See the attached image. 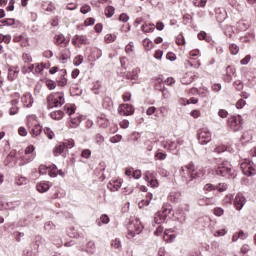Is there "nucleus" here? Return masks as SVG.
Segmentation results:
<instances>
[{"mask_svg":"<svg viewBox=\"0 0 256 256\" xmlns=\"http://www.w3.org/2000/svg\"><path fill=\"white\" fill-rule=\"evenodd\" d=\"M205 169L203 167L195 166V163L190 162L180 168V177L182 183L188 187H193L198 179L205 177Z\"/></svg>","mask_w":256,"mask_h":256,"instance_id":"nucleus-1","label":"nucleus"},{"mask_svg":"<svg viewBox=\"0 0 256 256\" xmlns=\"http://www.w3.org/2000/svg\"><path fill=\"white\" fill-rule=\"evenodd\" d=\"M47 103V109H53V107H62V105H65V93L52 92L47 96Z\"/></svg>","mask_w":256,"mask_h":256,"instance_id":"nucleus-2","label":"nucleus"},{"mask_svg":"<svg viewBox=\"0 0 256 256\" xmlns=\"http://www.w3.org/2000/svg\"><path fill=\"white\" fill-rule=\"evenodd\" d=\"M225 203L233 205L236 211H241L245 207V203H247V198L241 193H238L235 197L233 195H226Z\"/></svg>","mask_w":256,"mask_h":256,"instance_id":"nucleus-3","label":"nucleus"},{"mask_svg":"<svg viewBox=\"0 0 256 256\" xmlns=\"http://www.w3.org/2000/svg\"><path fill=\"white\" fill-rule=\"evenodd\" d=\"M172 206L169 203H166L162 206V211H159L155 214L152 225H161L167 220V215H171Z\"/></svg>","mask_w":256,"mask_h":256,"instance_id":"nucleus-4","label":"nucleus"},{"mask_svg":"<svg viewBox=\"0 0 256 256\" xmlns=\"http://www.w3.org/2000/svg\"><path fill=\"white\" fill-rule=\"evenodd\" d=\"M154 235L159 237V235H163V240L166 241V243H173L175 241L177 234H175V230L173 229H166L163 232V227L158 226L156 230L154 231Z\"/></svg>","mask_w":256,"mask_h":256,"instance_id":"nucleus-5","label":"nucleus"},{"mask_svg":"<svg viewBox=\"0 0 256 256\" xmlns=\"http://www.w3.org/2000/svg\"><path fill=\"white\" fill-rule=\"evenodd\" d=\"M197 139L200 145H207L211 141V131L207 128H201L197 131Z\"/></svg>","mask_w":256,"mask_h":256,"instance_id":"nucleus-6","label":"nucleus"},{"mask_svg":"<svg viewBox=\"0 0 256 256\" xmlns=\"http://www.w3.org/2000/svg\"><path fill=\"white\" fill-rule=\"evenodd\" d=\"M227 125L232 131H240V129L243 127V119L240 115L232 116L228 118Z\"/></svg>","mask_w":256,"mask_h":256,"instance_id":"nucleus-7","label":"nucleus"},{"mask_svg":"<svg viewBox=\"0 0 256 256\" xmlns=\"http://www.w3.org/2000/svg\"><path fill=\"white\" fill-rule=\"evenodd\" d=\"M161 147L172 153V155H179L181 148L177 146V143L173 140H165L160 142Z\"/></svg>","mask_w":256,"mask_h":256,"instance_id":"nucleus-8","label":"nucleus"},{"mask_svg":"<svg viewBox=\"0 0 256 256\" xmlns=\"http://www.w3.org/2000/svg\"><path fill=\"white\" fill-rule=\"evenodd\" d=\"M118 113L124 117H129L135 114V107L131 104H120L118 107Z\"/></svg>","mask_w":256,"mask_h":256,"instance_id":"nucleus-9","label":"nucleus"},{"mask_svg":"<svg viewBox=\"0 0 256 256\" xmlns=\"http://www.w3.org/2000/svg\"><path fill=\"white\" fill-rule=\"evenodd\" d=\"M155 172L146 171L144 173V179L150 185V187H153V189L159 187V180H157V177L155 176Z\"/></svg>","mask_w":256,"mask_h":256,"instance_id":"nucleus-10","label":"nucleus"},{"mask_svg":"<svg viewBox=\"0 0 256 256\" xmlns=\"http://www.w3.org/2000/svg\"><path fill=\"white\" fill-rule=\"evenodd\" d=\"M240 168L242 169L243 174L247 177H253V175H256L255 167H253V164H251V162H242L240 164Z\"/></svg>","mask_w":256,"mask_h":256,"instance_id":"nucleus-11","label":"nucleus"},{"mask_svg":"<svg viewBox=\"0 0 256 256\" xmlns=\"http://www.w3.org/2000/svg\"><path fill=\"white\" fill-rule=\"evenodd\" d=\"M139 73H141V68L136 67L132 71L122 73V77L123 79H127L128 81H137V79H139Z\"/></svg>","mask_w":256,"mask_h":256,"instance_id":"nucleus-12","label":"nucleus"},{"mask_svg":"<svg viewBox=\"0 0 256 256\" xmlns=\"http://www.w3.org/2000/svg\"><path fill=\"white\" fill-rule=\"evenodd\" d=\"M32 247L34 251H37L38 253L40 248L43 249V247H45V238L41 235H36L32 243Z\"/></svg>","mask_w":256,"mask_h":256,"instance_id":"nucleus-13","label":"nucleus"},{"mask_svg":"<svg viewBox=\"0 0 256 256\" xmlns=\"http://www.w3.org/2000/svg\"><path fill=\"white\" fill-rule=\"evenodd\" d=\"M143 231V227L136 225V224H130L128 227V239H131V237H135V235H139Z\"/></svg>","mask_w":256,"mask_h":256,"instance_id":"nucleus-14","label":"nucleus"},{"mask_svg":"<svg viewBox=\"0 0 256 256\" xmlns=\"http://www.w3.org/2000/svg\"><path fill=\"white\" fill-rule=\"evenodd\" d=\"M215 189L217 190L218 193H223V191H225V184L223 183H219L217 186L208 183L206 185H204V191H215Z\"/></svg>","mask_w":256,"mask_h":256,"instance_id":"nucleus-15","label":"nucleus"},{"mask_svg":"<svg viewBox=\"0 0 256 256\" xmlns=\"http://www.w3.org/2000/svg\"><path fill=\"white\" fill-rule=\"evenodd\" d=\"M49 189H51V183L49 181H41L36 184L38 193H47Z\"/></svg>","mask_w":256,"mask_h":256,"instance_id":"nucleus-16","label":"nucleus"},{"mask_svg":"<svg viewBox=\"0 0 256 256\" xmlns=\"http://www.w3.org/2000/svg\"><path fill=\"white\" fill-rule=\"evenodd\" d=\"M21 102L25 107L29 109V107H33V95L31 93L27 92L21 97Z\"/></svg>","mask_w":256,"mask_h":256,"instance_id":"nucleus-17","label":"nucleus"},{"mask_svg":"<svg viewBox=\"0 0 256 256\" xmlns=\"http://www.w3.org/2000/svg\"><path fill=\"white\" fill-rule=\"evenodd\" d=\"M77 42L80 43V45H89V39H87V36L75 35L72 38V44L77 46Z\"/></svg>","mask_w":256,"mask_h":256,"instance_id":"nucleus-18","label":"nucleus"},{"mask_svg":"<svg viewBox=\"0 0 256 256\" xmlns=\"http://www.w3.org/2000/svg\"><path fill=\"white\" fill-rule=\"evenodd\" d=\"M125 175L133 177V179H141V170H134L133 168H126Z\"/></svg>","mask_w":256,"mask_h":256,"instance_id":"nucleus-19","label":"nucleus"},{"mask_svg":"<svg viewBox=\"0 0 256 256\" xmlns=\"http://www.w3.org/2000/svg\"><path fill=\"white\" fill-rule=\"evenodd\" d=\"M233 77H237L235 66H228L226 68V78H225V81L227 83H230V81L233 79Z\"/></svg>","mask_w":256,"mask_h":256,"instance_id":"nucleus-20","label":"nucleus"},{"mask_svg":"<svg viewBox=\"0 0 256 256\" xmlns=\"http://www.w3.org/2000/svg\"><path fill=\"white\" fill-rule=\"evenodd\" d=\"M225 173H226V177L228 179H235L237 177V171H235V169L227 163H226V167H225Z\"/></svg>","mask_w":256,"mask_h":256,"instance_id":"nucleus-21","label":"nucleus"},{"mask_svg":"<svg viewBox=\"0 0 256 256\" xmlns=\"http://www.w3.org/2000/svg\"><path fill=\"white\" fill-rule=\"evenodd\" d=\"M66 150L67 148L65 147V143H60L53 149L54 157H59V155H63Z\"/></svg>","mask_w":256,"mask_h":256,"instance_id":"nucleus-22","label":"nucleus"},{"mask_svg":"<svg viewBox=\"0 0 256 256\" xmlns=\"http://www.w3.org/2000/svg\"><path fill=\"white\" fill-rule=\"evenodd\" d=\"M59 61H62V63H66L67 59H71V51L69 49H64L60 52V56L57 57Z\"/></svg>","mask_w":256,"mask_h":256,"instance_id":"nucleus-23","label":"nucleus"},{"mask_svg":"<svg viewBox=\"0 0 256 256\" xmlns=\"http://www.w3.org/2000/svg\"><path fill=\"white\" fill-rule=\"evenodd\" d=\"M16 68L13 67V68H9L8 69V76H7V79L8 81H15V79H17V77H19V70H15Z\"/></svg>","mask_w":256,"mask_h":256,"instance_id":"nucleus-24","label":"nucleus"},{"mask_svg":"<svg viewBox=\"0 0 256 256\" xmlns=\"http://www.w3.org/2000/svg\"><path fill=\"white\" fill-rule=\"evenodd\" d=\"M102 107L107 111H111V109H113V100L111 99V97L109 96L104 97L102 102Z\"/></svg>","mask_w":256,"mask_h":256,"instance_id":"nucleus-25","label":"nucleus"},{"mask_svg":"<svg viewBox=\"0 0 256 256\" xmlns=\"http://www.w3.org/2000/svg\"><path fill=\"white\" fill-rule=\"evenodd\" d=\"M154 159L156 161H165L167 159V152L162 149H158L154 154Z\"/></svg>","mask_w":256,"mask_h":256,"instance_id":"nucleus-26","label":"nucleus"},{"mask_svg":"<svg viewBox=\"0 0 256 256\" xmlns=\"http://www.w3.org/2000/svg\"><path fill=\"white\" fill-rule=\"evenodd\" d=\"M51 119H54V121H61L63 117H65V112L63 110H57L50 113Z\"/></svg>","mask_w":256,"mask_h":256,"instance_id":"nucleus-27","label":"nucleus"},{"mask_svg":"<svg viewBox=\"0 0 256 256\" xmlns=\"http://www.w3.org/2000/svg\"><path fill=\"white\" fill-rule=\"evenodd\" d=\"M107 187L110 191H119V189H121V181L119 180H114L112 182L110 181Z\"/></svg>","mask_w":256,"mask_h":256,"instance_id":"nucleus-28","label":"nucleus"},{"mask_svg":"<svg viewBox=\"0 0 256 256\" xmlns=\"http://www.w3.org/2000/svg\"><path fill=\"white\" fill-rule=\"evenodd\" d=\"M0 23H2L4 27L15 28V23H17V20H15V18H5L3 20H0Z\"/></svg>","mask_w":256,"mask_h":256,"instance_id":"nucleus-29","label":"nucleus"},{"mask_svg":"<svg viewBox=\"0 0 256 256\" xmlns=\"http://www.w3.org/2000/svg\"><path fill=\"white\" fill-rule=\"evenodd\" d=\"M141 31L143 33H153V31H155V24L153 23H145L141 26Z\"/></svg>","mask_w":256,"mask_h":256,"instance_id":"nucleus-30","label":"nucleus"},{"mask_svg":"<svg viewBox=\"0 0 256 256\" xmlns=\"http://www.w3.org/2000/svg\"><path fill=\"white\" fill-rule=\"evenodd\" d=\"M67 234L68 237H71L72 239H79L81 237V234H79L73 226L67 229Z\"/></svg>","mask_w":256,"mask_h":256,"instance_id":"nucleus-31","label":"nucleus"},{"mask_svg":"<svg viewBox=\"0 0 256 256\" xmlns=\"http://www.w3.org/2000/svg\"><path fill=\"white\" fill-rule=\"evenodd\" d=\"M109 221V216L107 214H103L100 218L96 219V224L98 225V227H101V225H107Z\"/></svg>","mask_w":256,"mask_h":256,"instance_id":"nucleus-32","label":"nucleus"},{"mask_svg":"<svg viewBox=\"0 0 256 256\" xmlns=\"http://www.w3.org/2000/svg\"><path fill=\"white\" fill-rule=\"evenodd\" d=\"M198 39L199 41H206V43H211L212 38L210 35L207 34L205 31H201L198 33Z\"/></svg>","mask_w":256,"mask_h":256,"instance_id":"nucleus-33","label":"nucleus"},{"mask_svg":"<svg viewBox=\"0 0 256 256\" xmlns=\"http://www.w3.org/2000/svg\"><path fill=\"white\" fill-rule=\"evenodd\" d=\"M236 28L238 29V31H247L249 29V22L245 20H240L236 24Z\"/></svg>","mask_w":256,"mask_h":256,"instance_id":"nucleus-34","label":"nucleus"},{"mask_svg":"<svg viewBox=\"0 0 256 256\" xmlns=\"http://www.w3.org/2000/svg\"><path fill=\"white\" fill-rule=\"evenodd\" d=\"M216 21L219 23L221 29H223V21H225V14L221 13V10H216Z\"/></svg>","mask_w":256,"mask_h":256,"instance_id":"nucleus-35","label":"nucleus"},{"mask_svg":"<svg viewBox=\"0 0 256 256\" xmlns=\"http://www.w3.org/2000/svg\"><path fill=\"white\" fill-rule=\"evenodd\" d=\"M216 175H220L221 177H225V160L218 164L216 167Z\"/></svg>","mask_w":256,"mask_h":256,"instance_id":"nucleus-36","label":"nucleus"},{"mask_svg":"<svg viewBox=\"0 0 256 256\" xmlns=\"http://www.w3.org/2000/svg\"><path fill=\"white\" fill-rule=\"evenodd\" d=\"M81 123V116H78L76 118L70 117V124L69 127L71 129H77V126Z\"/></svg>","mask_w":256,"mask_h":256,"instance_id":"nucleus-37","label":"nucleus"},{"mask_svg":"<svg viewBox=\"0 0 256 256\" xmlns=\"http://www.w3.org/2000/svg\"><path fill=\"white\" fill-rule=\"evenodd\" d=\"M65 113H67V115H69V117H71V115H73L75 113V106L74 104H66L63 107Z\"/></svg>","mask_w":256,"mask_h":256,"instance_id":"nucleus-38","label":"nucleus"},{"mask_svg":"<svg viewBox=\"0 0 256 256\" xmlns=\"http://www.w3.org/2000/svg\"><path fill=\"white\" fill-rule=\"evenodd\" d=\"M105 15L108 19H111V17H113V15H115V7L108 5L105 8Z\"/></svg>","mask_w":256,"mask_h":256,"instance_id":"nucleus-39","label":"nucleus"},{"mask_svg":"<svg viewBox=\"0 0 256 256\" xmlns=\"http://www.w3.org/2000/svg\"><path fill=\"white\" fill-rule=\"evenodd\" d=\"M86 253H89L90 255H93V252L95 251V242L94 241H89L86 244Z\"/></svg>","mask_w":256,"mask_h":256,"instance_id":"nucleus-40","label":"nucleus"},{"mask_svg":"<svg viewBox=\"0 0 256 256\" xmlns=\"http://www.w3.org/2000/svg\"><path fill=\"white\" fill-rule=\"evenodd\" d=\"M105 169H107V164H105V161H101L98 167L95 169V174L99 175V173H103Z\"/></svg>","mask_w":256,"mask_h":256,"instance_id":"nucleus-41","label":"nucleus"},{"mask_svg":"<svg viewBox=\"0 0 256 256\" xmlns=\"http://www.w3.org/2000/svg\"><path fill=\"white\" fill-rule=\"evenodd\" d=\"M45 84L49 91H53V89H56L57 87V83H55V81L52 79H46Z\"/></svg>","mask_w":256,"mask_h":256,"instance_id":"nucleus-42","label":"nucleus"},{"mask_svg":"<svg viewBox=\"0 0 256 256\" xmlns=\"http://www.w3.org/2000/svg\"><path fill=\"white\" fill-rule=\"evenodd\" d=\"M99 127L107 129L109 127V119H97Z\"/></svg>","mask_w":256,"mask_h":256,"instance_id":"nucleus-43","label":"nucleus"},{"mask_svg":"<svg viewBox=\"0 0 256 256\" xmlns=\"http://www.w3.org/2000/svg\"><path fill=\"white\" fill-rule=\"evenodd\" d=\"M55 45H63L65 43V36L63 34H58L55 36Z\"/></svg>","mask_w":256,"mask_h":256,"instance_id":"nucleus-44","label":"nucleus"},{"mask_svg":"<svg viewBox=\"0 0 256 256\" xmlns=\"http://www.w3.org/2000/svg\"><path fill=\"white\" fill-rule=\"evenodd\" d=\"M0 43H6V45H9V43H11V35L0 34Z\"/></svg>","mask_w":256,"mask_h":256,"instance_id":"nucleus-45","label":"nucleus"},{"mask_svg":"<svg viewBox=\"0 0 256 256\" xmlns=\"http://www.w3.org/2000/svg\"><path fill=\"white\" fill-rule=\"evenodd\" d=\"M44 133L48 137V139H53L55 137V133L49 127L44 128Z\"/></svg>","mask_w":256,"mask_h":256,"instance_id":"nucleus-46","label":"nucleus"},{"mask_svg":"<svg viewBox=\"0 0 256 256\" xmlns=\"http://www.w3.org/2000/svg\"><path fill=\"white\" fill-rule=\"evenodd\" d=\"M117 36L115 34H107L105 36V42L106 43H114V41H116Z\"/></svg>","mask_w":256,"mask_h":256,"instance_id":"nucleus-47","label":"nucleus"},{"mask_svg":"<svg viewBox=\"0 0 256 256\" xmlns=\"http://www.w3.org/2000/svg\"><path fill=\"white\" fill-rule=\"evenodd\" d=\"M90 11H91V6H89V4H84L80 8V13H82L83 15H87V13H89Z\"/></svg>","mask_w":256,"mask_h":256,"instance_id":"nucleus-48","label":"nucleus"},{"mask_svg":"<svg viewBox=\"0 0 256 256\" xmlns=\"http://www.w3.org/2000/svg\"><path fill=\"white\" fill-rule=\"evenodd\" d=\"M65 144L66 149H73L75 147V140L68 139L66 142H62Z\"/></svg>","mask_w":256,"mask_h":256,"instance_id":"nucleus-49","label":"nucleus"},{"mask_svg":"<svg viewBox=\"0 0 256 256\" xmlns=\"http://www.w3.org/2000/svg\"><path fill=\"white\" fill-rule=\"evenodd\" d=\"M144 49L149 50V47H153V41H151L149 38H145L142 42Z\"/></svg>","mask_w":256,"mask_h":256,"instance_id":"nucleus-50","label":"nucleus"},{"mask_svg":"<svg viewBox=\"0 0 256 256\" xmlns=\"http://www.w3.org/2000/svg\"><path fill=\"white\" fill-rule=\"evenodd\" d=\"M176 44H177V45H185V36H183V33H180V34L176 37Z\"/></svg>","mask_w":256,"mask_h":256,"instance_id":"nucleus-51","label":"nucleus"},{"mask_svg":"<svg viewBox=\"0 0 256 256\" xmlns=\"http://www.w3.org/2000/svg\"><path fill=\"white\" fill-rule=\"evenodd\" d=\"M92 25H95V18L89 17L84 21V27H91Z\"/></svg>","mask_w":256,"mask_h":256,"instance_id":"nucleus-52","label":"nucleus"},{"mask_svg":"<svg viewBox=\"0 0 256 256\" xmlns=\"http://www.w3.org/2000/svg\"><path fill=\"white\" fill-rule=\"evenodd\" d=\"M121 139H123V136L120 134H116L115 136H112L110 138V143H119L121 142Z\"/></svg>","mask_w":256,"mask_h":256,"instance_id":"nucleus-53","label":"nucleus"},{"mask_svg":"<svg viewBox=\"0 0 256 256\" xmlns=\"http://www.w3.org/2000/svg\"><path fill=\"white\" fill-rule=\"evenodd\" d=\"M213 213L216 217H221V215H223V213H225V210L221 207H216V208H214Z\"/></svg>","mask_w":256,"mask_h":256,"instance_id":"nucleus-54","label":"nucleus"},{"mask_svg":"<svg viewBox=\"0 0 256 256\" xmlns=\"http://www.w3.org/2000/svg\"><path fill=\"white\" fill-rule=\"evenodd\" d=\"M129 61V59H127V57L122 56L120 57V64H121V68L124 70H127V62Z\"/></svg>","mask_w":256,"mask_h":256,"instance_id":"nucleus-55","label":"nucleus"},{"mask_svg":"<svg viewBox=\"0 0 256 256\" xmlns=\"http://www.w3.org/2000/svg\"><path fill=\"white\" fill-rule=\"evenodd\" d=\"M47 171H49V167H47V165L41 164L39 166V173H40V175H47Z\"/></svg>","mask_w":256,"mask_h":256,"instance_id":"nucleus-56","label":"nucleus"},{"mask_svg":"<svg viewBox=\"0 0 256 256\" xmlns=\"http://www.w3.org/2000/svg\"><path fill=\"white\" fill-rule=\"evenodd\" d=\"M229 49L232 55H237V53H239V46H237L236 44H231L229 46Z\"/></svg>","mask_w":256,"mask_h":256,"instance_id":"nucleus-57","label":"nucleus"},{"mask_svg":"<svg viewBox=\"0 0 256 256\" xmlns=\"http://www.w3.org/2000/svg\"><path fill=\"white\" fill-rule=\"evenodd\" d=\"M74 66L75 67H79V65H81V63H83V56L82 55H77L75 57V60H74Z\"/></svg>","mask_w":256,"mask_h":256,"instance_id":"nucleus-58","label":"nucleus"},{"mask_svg":"<svg viewBox=\"0 0 256 256\" xmlns=\"http://www.w3.org/2000/svg\"><path fill=\"white\" fill-rule=\"evenodd\" d=\"M44 69H45V64L41 63V64H36L34 71L35 73H43Z\"/></svg>","mask_w":256,"mask_h":256,"instance_id":"nucleus-59","label":"nucleus"},{"mask_svg":"<svg viewBox=\"0 0 256 256\" xmlns=\"http://www.w3.org/2000/svg\"><path fill=\"white\" fill-rule=\"evenodd\" d=\"M111 245L114 247V249H121V240L116 238L112 241Z\"/></svg>","mask_w":256,"mask_h":256,"instance_id":"nucleus-60","label":"nucleus"},{"mask_svg":"<svg viewBox=\"0 0 256 256\" xmlns=\"http://www.w3.org/2000/svg\"><path fill=\"white\" fill-rule=\"evenodd\" d=\"M59 87H65L67 85V78L65 76H60V79L57 81Z\"/></svg>","mask_w":256,"mask_h":256,"instance_id":"nucleus-61","label":"nucleus"},{"mask_svg":"<svg viewBox=\"0 0 256 256\" xmlns=\"http://www.w3.org/2000/svg\"><path fill=\"white\" fill-rule=\"evenodd\" d=\"M118 20L122 23H127V21H129V15L127 13H122L120 14Z\"/></svg>","mask_w":256,"mask_h":256,"instance_id":"nucleus-62","label":"nucleus"},{"mask_svg":"<svg viewBox=\"0 0 256 256\" xmlns=\"http://www.w3.org/2000/svg\"><path fill=\"white\" fill-rule=\"evenodd\" d=\"M234 87H235L236 91H242V89H243V82H241V80H236L234 82Z\"/></svg>","mask_w":256,"mask_h":256,"instance_id":"nucleus-63","label":"nucleus"},{"mask_svg":"<svg viewBox=\"0 0 256 256\" xmlns=\"http://www.w3.org/2000/svg\"><path fill=\"white\" fill-rule=\"evenodd\" d=\"M81 157L89 159V157H91V151L89 149L82 150Z\"/></svg>","mask_w":256,"mask_h":256,"instance_id":"nucleus-64","label":"nucleus"}]
</instances>
